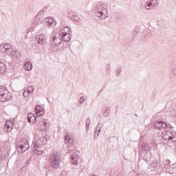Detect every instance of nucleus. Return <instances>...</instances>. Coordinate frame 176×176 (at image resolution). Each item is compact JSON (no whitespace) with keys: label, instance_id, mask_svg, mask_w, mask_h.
Wrapping results in <instances>:
<instances>
[{"label":"nucleus","instance_id":"nucleus-1","mask_svg":"<svg viewBox=\"0 0 176 176\" xmlns=\"http://www.w3.org/2000/svg\"><path fill=\"white\" fill-rule=\"evenodd\" d=\"M107 6L102 3H99L96 6L95 14L97 17L101 19V20H105L108 17V11H107Z\"/></svg>","mask_w":176,"mask_h":176},{"label":"nucleus","instance_id":"nucleus-2","mask_svg":"<svg viewBox=\"0 0 176 176\" xmlns=\"http://www.w3.org/2000/svg\"><path fill=\"white\" fill-rule=\"evenodd\" d=\"M48 163L52 168H58L60 167V154L58 152H53L48 159Z\"/></svg>","mask_w":176,"mask_h":176},{"label":"nucleus","instance_id":"nucleus-3","mask_svg":"<svg viewBox=\"0 0 176 176\" xmlns=\"http://www.w3.org/2000/svg\"><path fill=\"white\" fill-rule=\"evenodd\" d=\"M63 32L54 30L52 33V37L51 38V45L52 46H60L61 45L63 36H61Z\"/></svg>","mask_w":176,"mask_h":176},{"label":"nucleus","instance_id":"nucleus-4","mask_svg":"<svg viewBox=\"0 0 176 176\" xmlns=\"http://www.w3.org/2000/svg\"><path fill=\"white\" fill-rule=\"evenodd\" d=\"M30 148V144L27 139H21L19 142L16 143V149L19 153L23 154Z\"/></svg>","mask_w":176,"mask_h":176},{"label":"nucleus","instance_id":"nucleus-5","mask_svg":"<svg viewBox=\"0 0 176 176\" xmlns=\"http://www.w3.org/2000/svg\"><path fill=\"white\" fill-rule=\"evenodd\" d=\"M11 97H12V94L9 93V91H8L6 87L0 86V101L1 102L9 101Z\"/></svg>","mask_w":176,"mask_h":176},{"label":"nucleus","instance_id":"nucleus-6","mask_svg":"<svg viewBox=\"0 0 176 176\" xmlns=\"http://www.w3.org/2000/svg\"><path fill=\"white\" fill-rule=\"evenodd\" d=\"M59 32H63L60 34V36H62L61 41L63 42H69L71 41V28L69 26L65 27L63 30H59Z\"/></svg>","mask_w":176,"mask_h":176},{"label":"nucleus","instance_id":"nucleus-7","mask_svg":"<svg viewBox=\"0 0 176 176\" xmlns=\"http://www.w3.org/2000/svg\"><path fill=\"white\" fill-rule=\"evenodd\" d=\"M162 138L165 141H169L173 144H176V136H173L171 131H166L162 133Z\"/></svg>","mask_w":176,"mask_h":176},{"label":"nucleus","instance_id":"nucleus-8","mask_svg":"<svg viewBox=\"0 0 176 176\" xmlns=\"http://www.w3.org/2000/svg\"><path fill=\"white\" fill-rule=\"evenodd\" d=\"M154 127L156 130H166L167 129V123L163 121H158L154 123Z\"/></svg>","mask_w":176,"mask_h":176},{"label":"nucleus","instance_id":"nucleus-9","mask_svg":"<svg viewBox=\"0 0 176 176\" xmlns=\"http://www.w3.org/2000/svg\"><path fill=\"white\" fill-rule=\"evenodd\" d=\"M34 153H35V155H37L38 156H41V155H43V146L36 145V144L34 143Z\"/></svg>","mask_w":176,"mask_h":176},{"label":"nucleus","instance_id":"nucleus-10","mask_svg":"<svg viewBox=\"0 0 176 176\" xmlns=\"http://www.w3.org/2000/svg\"><path fill=\"white\" fill-rule=\"evenodd\" d=\"M35 39L38 42V45H45V43H46V36L45 34L36 35Z\"/></svg>","mask_w":176,"mask_h":176},{"label":"nucleus","instance_id":"nucleus-11","mask_svg":"<svg viewBox=\"0 0 176 176\" xmlns=\"http://www.w3.org/2000/svg\"><path fill=\"white\" fill-rule=\"evenodd\" d=\"M48 138L49 136H42L34 144H36V146L39 145V146H43V145H46Z\"/></svg>","mask_w":176,"mask_h":176},{"label":"nucleus","instance_id":"nucleus-12","mask_svg":"<svg viewBox=\"0 0 176 176\" xmlns=\"http://www.w3.org/2000/svg\"><path fill=\"white\" fill-rule=\"evenodd\" d=\"M28 122L30 124H35L36 123V116L32 113H28Z\"/></svg>","mask_w":176,"mask_h":176},{"label":"nucleus","instance_id":"nucleus-13","mask_svg":"<svg viewBox=\"0 0 176 176\" xmlns=\"http://www.w3.org/2000/svg\"><path fill=\"white\" fill-rule=\"evenodd\" d=\"M45 25H47V27H54V25H56V21H54V19L47 18L45 19Z\"/></svg>","mask_w":176,"mask_h":176},{"label":"nucleus","instance_id":"nucleus-14","mask_svg":"<svg viewBox=\"0 0 176 176\" xmlns=\"http://www.w3.org/2000/svg\"><path fill=\"white\" fill-rule=\"evenodd\" d=\"M38 127V130H41V131H44L45 128L47 126V123L45 121H38L36 124Z\"/></svg>","mask_w":176,"mask_h":176},{"label":"nucleus","instance_id":"nucleus-15","mask_svg":"<svg viewBox=\"0 0 176 176\" xmlns=\"http://www.w3.org/2000/svg\"><path fill=\"white\" fill-rule=\"evenodd\" d=\"M65 143L68 144V146H72L74 144V140H72L69 135H66L65 137Z\"/></svg>","mask_w":176,"mask_h":176},{"label":"nucleus","instance_id":"nucleus-16","mask_svg":"<svg viewBox=\"0 0 176 176\" xmlns=\"http://www.w3.org/2000/svg\"><path fill=\"white\" fill-rule=\"evenodd\" d=\"M71 160L72 161V164H78V154H76L75 152H73L71 154Z\"/></svg>","mask_w":176,"mask_h":176},{"label":"nucleus","instance_id":"nucleus-17","mask_svg":"<svg viewBox=\"0 0 176 176\" xmlns=\"http://www.w3.org/2000/svg\"><path fill=\"white\" fill-rule=\"evenodd\" d=\"M24 69H25L26 71H31V69H32V64L31 63V62H26L25 63Z\"/></svg>","mask_w":176,"mask_h":176},{"label":"nucleus","instance_id":"nucleus-18","mask_svg":"<svg viewBox=\"0 0 176 176\" xmlns=\"http://www.w3.org/2000/svg\"><path fill=\"white\" fill-rule=\"evenodd\" d=\"M146 10H151L153 8V6L149 1H147L144 6Z\"/></svg>","mask_w":176,"mask_h":176},{"label":"nucleus","instance_id":"nucleus-19","mask_svg":"<svg viewBox=\"0 0 176 176\" xmlns=\"http://www.w3.org/2000/svg\"><path fill=\"white\" fill-rule=\"evenodd\" d=\"M11 56H12V57H14L15 58H19V57H20V56H21V54H20V52H19L18 51H12L10 52Z\"/></svg>","mask_w":176,"mask_h":176},{"label":"nucleus","instance_id":"nucleus-20","mask_svg":"<svg viewBox=\"0 0 176 176\" xmlns=\"http://www.w3.org/2000/svg\"><path fill=\"white\" fill-rule=\"evenodd\" d=\"M42 21H43V18L41 17L39 18V16H38V15H36L34 18V23L36 24H42Z\"/></svg>","mask_w":176,"mask_h":176},{"label":"nucleus","instance_id":"nucleus-21","mask_svg":"<svg viewBox=\"0 0 176 176\" xmlns=\"http://www.w3.org/2000/svg\"><path fill=\"white\" fill-rule=\"evenodd\" d=\"M5 71H6V66L0 62V74H4Z\"/></svg>","mask_w":176,"mask_h":176},{"label":"nucleus","instance_id":"nucleus-22","mask_svg":"<svg viewBox=\"0 0 176 176\" xmlns=\"http://www.w3.org/2000/svg\"><path fill=\"white\" fill-rule=\"evenodd\" d=\"M4 131H6V133H10V131H12V130H13V128H12V126H9V124H6L4 126Z\"/></svg>","mask_w":176,"mask_h":176},{"label":"nucleus","instance_id":"nucleus-23","mask_svg":"<svg viewBox=\"0 0 176 176\" xmlns=\"http://www.w3.org/2000/svg\"><path fill=\"white\" fill-rule=\"evenodd\" d=\"M101 131V128H99L98 131H95L94 138V140H97L98 138V135H100V133Z\"/></svg>","mask_w":176,"mask_h":176},{"label":"nucleus","instance_id":"nucleus-24","mask_svg":"<svg viewBox=\"0 0 176 176\" xmlns=\"http://www.w3.org/2000/svg\"><path fill=\"white\" fill-rule=\"evenodd\" d=\"M43 108H42L41 106L39 105H37L35 108V113H38V112H40L41 111H43Z\"/></svg>","mask_w":176,"mask_h":176},{"label":"nucleus","instance_id":"nucleus-25","mask_svg":"<svg viewBox=\"0 0 176 176\" xmlns=\"http://www.w3.org/2000/svg\"><path fill=\"white\" fill-rule=\"evenodd\" d=\"M151 2V6H153V8H155L156 5H157V0H150L148 1Z\"/></svg>","mask_w":176,"mask_h":176},{"label":"nucleus","instance_id":"nucleus-26","mask_svg":"<svg viewBox=\"0 0 176 176\" xmlns=\"http://www.w3.org/2000/svg\"><path fill=\"white\" fill-rule=\"evenodd\" d=\"M3 47L5 48L6 50H10V49H12V45L9 43H7L3 45Z\"/></svg>","mask_w":176,"mask_h":176},{"label":"nucleus","instance_id":"nucleus-27","mask_svg":"<svg viewBox=\"0 0 176 176\" xmlns=\"http://www.w3.org/2000/svg\"><path fill=\"white\" fill-rule=\"evenodd\" d=\"M36 114L37 115V116H43V115H45V110L38 111L37 113H36Z\"/></svg>","mask_w":176,"mask_h":176},{"label":"nucleus","instance_id":"nucleus-28","mask_svg":"<svg viewBox=\"0 0 176 176\" xmlns=\"http://www.w3.org/2000/svg\"><path fill=\"white\" fill-rule=\"evenodd\" d=\"M28 89H29V91L34 93V86H29Z\"/></svg>","mask_w":176,"mask_h":176},{"label":"nucleus","instance_id":"nucleus-29","mask_svg":"<svg viewBox=\"0 0 176 176\" xmlns=\"http://www.w3.org/2000/svg\"><path fill=\"white\" fill-rule=\"evenodd\" d=\"M45 13V11H43V10H41L36 16H41V14H43Z\"/></svg>","mask_w":176,"mask_h":176},{"label":"nucleus","instance_id":"nucleus-30","mask_svg":"<svg viewBox=\"0 0 176 176\" xmlns=\"http://www.w3.org/2000/svg\"><path fill=\"white\" fill-rule=\"evenodd\" d=\"M83 101H85V97L82 96L80 99V104H83Z\"/></svg>","mask_w":176,"mask_h":176},{"label":"nucleus","instance_id":"nucleus-31","mask_svg":"<svg viewBox=\"0 0 176 176\" xmlns=\"http://www.w3.org/2000/svg\"><path fill=\"white\" fill-rule=\"evenodd\" d=\"M23 97H28V92H26L25 91L23 92Z\"/></svg>","mask_w":176,"mask_h":176},{"label":"nucleus","instance_id":"nucleus-32","mask_svg":"<svg viewBox=\"0 0 176 176\" xmlns=\"http://www.w3.org/2000/svg\"><path fill=\"white\" fill-rule=\"evenodd\" d=\"M100 129H101V127L97 126L96 128L95 129V131H98V130H100Z\"/></svg>","mask_w":176,"mask_h":176},{"label":"nucleus","instance_id":"nucleus-33","mask_svg":"<svg viewBox=\"0 0 176 176\" xmlns=\"http://www.w3.org/2000/svg\"><path fill=\"white\" fill-rule=\"evenodd\" d=\"M166 163H167V164H170L171 163V161H170V160H167L166 161Z\"/></svg>","mask_w":176,"mask_h":176},{"label":"nucleus","instance_id":"nucleus-34","mask_svg":"<svg viewBox=\"0 0 176 176\" xmlns=\"http://www.w3.org/2000/svg\"><path fill=\"white\" fill-rule=\"evenodd\" d=\"M87 127H90V122L86 123Z\"/></svg>","mask_w":176,"mask_h":176},{"label":"nucleus","instance_id":"nucleus-35","mask_svg":"<svg viewBox=\"0 0 176 176\" xmlns=\"http://www.w3.org/2000/svg\"><path fill=\"white\" fill-rule=\"evenodd\" d=\"M26 93H28V94H32V92H31V91H30L29 89H28V91H26Z\"/></svg>","mask_w":176,"mask_h":176},{"label":"nucleus","instance_id":"nucleus-36","mask_svg":"<svg viewBox=\"0 0 176 176\" xmlns=\"http://www.w3.org/2000/svg\"><path fill=\"white\" fill-rule=\"evenodd\" d=\"M107 111H108V107L107 108L106 111H104V113H107Z\"/></svg>","mask_w":176,"mask_h":176},{"label":"nucleus","instance_id":"nucleus-37","mask_svg":"<svg viewBox=\"0 0 176 176\" xmlns=\"http://www.w3.org/2000/svg\"><path fill=\"white\" fill-rule=\"evenodd\" d=\"M118 72L119 73H120V69H118Z\"/></svg>","mask_w":176,"mask_h":176},{"label":"nucleus","instance_id":"nucleus-38","mask_svg":"<svg viewBox=\"0 0 176 176\" xmlns=\"http://www.w3.org/2000/svg\"><path fill=\"white\" fill-rule=\"evenodd\" d=\"M67 112H69L68 109H67Z\"/></svg>","mask_w":176,"mask_h":176},{"label":"nucleus","instance_id":"nucleus-39","mask_svg":"<svg viewBox=\"0 0 176 176\" xmlns=\"http://www.w3.org/2000/svg\"><path fill=\"white\" fill-rule=\"evenodd\" d=\"M87 120H89V118H87Z\"/></svg>","mask_w":176,"mask_h":176},{"label":"nucleus","instance_id":"nucleus-40","mask_svg":"<svg viewBox=\"0 0 176 176\" xmlns=\"http://www.w3.org/2000/svg\"><path fill=\"white\" fill-rule=\"evenodd\" d=\"M94 176H96V175H94Z\"/></svg>","mask_w":176,"mask_h":176}]
</instances>
